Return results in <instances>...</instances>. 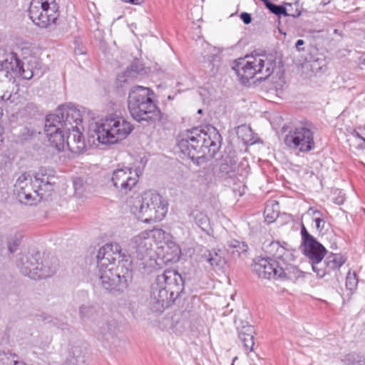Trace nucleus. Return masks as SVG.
<instances>
[{
  "label": "nucleus",
  "instance_id": "f257e3e1",
  "mask_svg": "<svg viewBox=\"0 0 365 365\" xmlns=\"http://www.w3.org/2000/svg\"><path fill=\"white\" fill-rule=\"evenodd\" d=\"M277 67V56L274 53H252L239 58L232 67L242 84H246L255 76L259 80L269 77Z\"/></svg>",
  "mask_w": 365,
  "mask_h": 365
},
{
  "label": "nucleus",
  "instance_id": "f03ea898",
  "mask_svg": "<svg viewBox=\"0 0 365 365\" xmlns=\"http://www.w3.org/2000/svg\"><path fill=\"white\" fill-rule=\"evenodd\" d=\"M131 213L143 222L162 220L168 212V202L158 193L148 190L127 201Z\"/></svg>",
  "mask_w": 365,
  "mask_h": 365
},
{
  "label": "nucleus",
  "instance_id": "7ed1b4c3",
  "mask_svg": "<svg viewBox=\"0 0 365 365\" xmlns=\"http://www.w3.org/2000/svg\"><path fill=\"white\" fill-rule=\"evenodd\" d=\"M153 91L148 87L134 86L129 92L128 107L132 118L139 122L154 123L162 113L152 99Z\"/></svg>",
  "mask_w": 365,
  "mask_h": 365
},
{
  "label": "nucleus",
  "instance_id": "20e7f679",
  "mask_svg": "<svg viewBox=\"0 0 365 365\" xmlns=\"http://www.w3.org/2000/svg\"><path fill=\"white\" fill-rule=\"evenodd\" d=\"M178 145L181 153L192 160L205 155L214 157L219 148L217 142L198 128L182 133L180 135Z\"/></svg>",
  "mask_w": 365,
  "mask_h": 365
},
{
  "label": "nucleus",
  "instance_id": "39448f33",
  "mask_svg": "<svg viewBox=\"0 0 365 365\" xmlns=\"http://www.w3.org/2000/svg\"><path fill=\"white\" fill-rule=\"evenodd\" d=\"M182 287V278L174 269H166L158 275L151 285V298L158 304V309L160 310L174 302Z\"/></svg>",
  "mask_w": 365,
  "mask_h": 365
},
{
  "label": "nucleus",
  "instance_id": "423d86ee",
  "mask_svg": "<svg viewBox=\"0 0 365 365\" xmlns=\"http://www.w3.org/2000/svg\"><path fill=\"white\" fill-rule=\"evenodd\" d=\"M133 130V125L123 118L110 116L100 123H90L88 133L92 137L96 136L101 143L114 144L125 139Z\"/></svg>",
  "mask_w": 365,
  "mask_h": 365
},
{
  "label": "nucleus",
  "instance_id": "0eeeda50",
  "mask_svg": "<svg viewBox=\"0 0 365 365\" xmlns=\"http://www.w3.org/2000/svg\"><path fill=\"white\" fill-rule=\"evenodd\" d=\"M51 179L45 178L43 171L38 173L34 179L30 175H21L14 185L19 200L27 205H34L43 198L42 191L51 190Z\"/></svg>",
  "mask_w": 365,
  "mask_h": 365
},
{
  "label": "nucleus",
  "instance_id": "6e6552de",
  "mask_svg": "<svg viewBox=\"0 0 365 365\" xmlns=\"http://www.w3.org/2000/svg\"><path fill=\"white\" fill-rule=\"evenodd\" d=\"M98 284L109 292H122L133 278L130 262H119L115 268L98 269Z\"/></svg>",
  "mask_w": 365,
  "mask_h": 365
},
{
  "label": "nucleus",
  "instance_id": "1a4fd4ad",
  "mask_svg": "<svg viewBox=\"0 0 365 365\" xmlns=\"http://www.w3.org/2000/svg\"><path fill=\"white\" fill-rule=\"evenodd\" d=\"M29 16L38 27L53 29L59 16L58 5L56 0H31Z\"/></svg>",
  "mask_w": 365,
  "mask_h": 365
},
{
  "label": "nucleus",
  "instance_id": "9d476101",
  "mask_svg": "<svg viewBox=\"0 0 365 365\" xmlns=\"http://www.w3.org/2000/svg\"><path fill=\"white\" fill-rule=\"evenodd\" d=\"M315 127L309 122H299L293 125L285 135L284 143L300 153H308L315 148Z\"/></svg>",
  "mask_w": 365,
  "mask_h": 365
},
{
  "label": "nucleus",
  "instance_id": "9b49d317",
  "mask_svg": "<svg viewBox=\"0 0 365 365\" xmlns=\"http://www.w3.org/2000/svg\"><path fill=\"white\" fill-rule=\"evenodd\" d=\"M55 261L46 258L42 259L39 253L31 255L22 261L21 272L34 279L51 277L56 270Z\"/></svg>",
  "mask_w": 365,
  "mask_h": 365
},
{
  "label": "nucleus",
  "instance_id": "f8f14e48",
  "mask_svg": "<svg viewBox=\"0 0 365 365\" xmlns=\"http://www.w3.org/2000/svg\"><path fill=\"white\" fill-rule=\"evenodd\" d=\"M59 118L61 127L67 131L80 129L79 125L84 121H89V111L83 107H76L73 105L61 106L55 114Z\"/></svg>",
  "mask_w": 365,
  "mask_h": 365
},
{
  "label": "nucleus",
  "instance_id": "ddd939ff",
  "mask_svg": "<svg viewBox=\"0 0 365 365\" xmlns=\"http://www.w3.org/2000/svg\"><path fill=\"white\" fill-rule=\"evenodd\" d=\"M61 125V124L57 115L46 116L44 132L51 145L59 151L63 150L65 145H66L65 134L68 135V131Z\"/></svg>",
  "mask_w": 365,
  "mask_h": 365
},
{
  "label": "nucleus",
  "instance_id": "4468645a",
  "mask_svg": "<svg viewBox=\"0 0 365 365\" xmlns=\"http://www.w3.org/2000/svg\"><path fill=\"white\" fill-rule=\"evenodd\" d=\"M110 181L120 195H125L136 185L138 175L130 168H120L113 172Z\"/></svg>",
  "mask_w": 365,
  "mask_h": 365
},
{
  "label": "nucleus",
  "instance_id": "2eb2a0df",
  "mask_svg": "<svg viewBox=\"0 0 365 365\" xmlns=\"http://www.w3.org/2000/svg\"><path fill=\"white\" fill-rule=\"evenodd\" d=\"M125 256L121 254L120 246L117 243H108L101 247L96 256L97 269L115 268V262H128L123 259Z\"/></svg>",
  "mask_w": 365,
  "mask_h": 365
},
{
  "label": "nucleus",
  "instance_id": "dca6fc26",
  "mask_svg": "<svg viewBox=\"0 0 365 365\" xmlns=\"http://www.w3.org/2000/svg\"><path fill=\"white\" fill-rule=\"evenodd\" d=\"M267 252L272 255V259L279 268L292 263L295 260V250L285 242L272 241L267 247Z\"/></svg>",
  "mask_w": 365,
  "mask_h": 365
},
{
  "label": "nucleus",
  "instance_id": "f3484780",
  "mask_svg": "<svg viewBox=\"0 0 365 365\" xmlns=\"http://www.w3.org/2000/svg\"><path fill=\"white\" fill-rule=\"evenodd\" d=\"M267 252L272 255V259L279 268L292 263L295 260V250L285 242L272 241L267 247Z\"/></svg>",
  "mask_w": 365,
  "mask_h": 365
},
{
  "label": "nucleus",
  "instance_id": "a211bd4d",
  "mask_svg": "<svg viewBox=\"0 0 365 365\" xmlns=\"http://www.w3.org/2000/svg\"><path fill=\"white\" fill-rule=\"evenodd\" d=\"M267 252L272 255V259L279 268L292 263L295 260V250L285 242L272 241L267 247Z\"/></svg>",
  "mask_w": 365,
  "mask_h": 365
},
{
  "label": "nucleus",
  "instance_id": "6ab92c4d",
  "mask_svg": "<svg viewBox=\"0 0 365 365\" xmlns=\"http://www.w3.org/2000/svg\"><path fill=\"white\" fill-rule=\"evenodd\" d=\"M160 230L154 231H144L133 237L131 240V247L136 253L138 259H143L150 256L153 250L154 238L158 234H161Z\"/></svg>",
  "mask_w": 365,
  "mask_h": 365
},
{
  "label": "nucleus",
  "instance_id": "aec40b11",
  "mask_svg": "<svg viewBox=\"0 0 365 365\" xmlns=\"http://www.w3.org/2000/svg\"><path fill=\"white\" fill-rule=\"evenodd\" d=\"M15 66L13 77L19 76L24 79L30 80L35 76H42L43 73L41 62L35 56L26 58L24 61L19 59Z\"/></svg>",
  "mask_w": 365,
  "mask_h": 365
},
{
  "label": "nucleus",
  "instance_id": "412c9836",
  "mask_svg": "<svg viewBox=\"0 0 365 365\" xmlns=\"http://www.w3.org/2000/svg\"><path fill=\"white\" fill-rule=\"evenodd\" d=\"M346 259L340 254L331 253L326 257L324 263L318 262L317 268L322 272V274H319V272H314L319 278H322L326 275L331 274L332 272L334 274V277L339 282L340 278L339 269L344 264Z\"/></svg>",
  "mask_w": 365,
  "mask_h": 365
},
{
  "label": "nucleus",
  "instance_id": "4be33fe9",
  "mask_svg": "<svg viewBox=\"0 0 365 365\" xmlns=\"http://www.w3.org/2000/svg\"><path fill=\"white\" fill-rule=\"evenodd\" d=\"M253 272L263 279H279V267L271 258H258L252 264Z\"/></svg>",
  "mask_w": 365,
  "mask_h": 365
},
{
  "label": "nucleus",
  "instance_id": "5701e85b",
  "mask_svg": "<svg viewBox=\"0 0 365 365\" xmlns=\"http://www.w3.org/2000/svg\"><path fill=\"white\" fill-rule=\"evenodd\" d=\"M304 255L309 259L312 270L314 272H319V274H322V270L317 268L318 262H321L324 257L327 250L319 243L316 238L314 239L312 242H305L302 244Z\"/></svg>",
  "mask_w": 365,
  "mask_h": 365
},
{
  "label": "nucleus",
  "instance_id": "b1692460",
  "mask_svg": "<svg viewBox=\"0 0 365 365\" xmlns=\"http://www.w3.org/2000/svg\"><path fill=\"white\" fill-rule=\"evenodd\" d=\"M237 329L238 331V338L243 344L245 350L248 352L253 351L255 345L254 327L249 325L247 322L241 321L240 324H237Z\"/></svg>",
  "mask_w": 365,
  "mask_h": 365
},
{
  "label": "nucleus",
  "instance_id": "393cba45",
  "mask_svg": "<svg viewBox=\"0 0 365 365\" xmlns=\"http://www.w3.org/2000/svg\"><path fill=\"white\" fill-rule=\"evenodd\" d=\"M19 59L14 52L0 47V71H5L6 76H14L15 65H17Z\"/></svg>",
  "mask_w": 365,
  "mask_h": 365
},
{
  "label": "nucleus",
  "instance_id": "a878e982",
  "mask_svg": "<svg viewBox=\"0 0 365 365\" xmlns=\"http://www.w3.org/2000/svg\"><path fill=\"white\" fill-rule=\"evenodd\" d=\"M66 146L73 153H81L85 150L86 143L81 129L68 131Z\"/></svg>",
  "mask_w": 365,
  "mask_h": 365
},
{
  "label": "nucleus",
  "instance_id": "bb28decb",
  "mask_svg": "<svg viewBox=\"0 0 365 365\" xmlns=\"http://www.w3.org/2000/svg\"><path fill=\"white\" fill-rule=\"evenodd\" d=\"M279 272V279H287L293 282H296L301 278H304L305 276V272L299 270L296 266L293 265L292 263L280 267Z\"/></svg>",
  "mask_w": 365,
  "mask_h": 365
},
{
  "label": "nucleus",
  "instance_id": "cd10ccee",
  "mask_svg": "<svg viewBox=\"0 0 365 365\" xmlns=\"http://www.w3.org/2000/svg\"><path fill=\"white\" fill-rule=\"evenodd\" d=\"M202 259L208 263L212 267L222 269L225 264V259L215 251L207 250L202 255Z\"/></svg>",
  "mask_w": 365,
  "mask_h": 365
},
{
  "label": "nucleus",
  "instance_id": "c85d7f7f",
  "mask_svg": "<svg viewBox=\"0 0 365 365\" xmlns=\"http://www.w3.org/2000/svg\"><path fill=\"white\" fill-rule=\"evenodd\" d=\"M227 251L233 255H237L239 257L246 256L248 246L243 242L237 240H232L228 243Z\"/></svg>",
  "mask_w": 365,
  "mask_h": 365
},
{
  "label": "nucleus",
  "instance_id": "c756f323",
  "mask_svg": "<svg viewBox=\"0 0 365 365\" xmlns=\"http://www.w3.org/2000/svg\"><path fill=\"white\" fill-rule=\"evenodd\" d=\"M264 6L268 9L272 14L280 16L282 15L284 16H292L293 17L299 16L300 13L298 12L297 14H290L287 12V9L284 6L277 5L270 1V0H262Z\"/></svg>",
  "mask_w": 365,
  "mask_h": 365
},
{
  "label": "nucleus",
  "instance_id": "7c9ffc66",
  "mask_svg": "<svg viewBox=\"0 0 365 365\" xmlns=\"http://www.w3.org/2000/svg\"><path fill=\"white\" fill-rule=\"evenodd\" d=\"M237 134L245 143L252 145L255 143L256 140L254 138V133L250 127L247 125L239 126L237 130Z\"/></svg>",
  "mask_w": 365,
  "mask_h": 365
},
{
  "label": "nucleus",
  "instance_id": "2f4dec72",
  "mask_svg": "<svg viewBox=\"0 0 365 365\" xmlns=\"http://www.w3.org/2000/svg\"><path fill=\"white\" fill-rule=\"evenodd\" d=\"M278 208L279 204L275 201L270 202L266 205L264 211V215L265 220L268 223L274 222V220L278 217Z\"/></svg>",
  "mask_w": 365,
  "mask_h": 365
},
{
  "label": "nucleus",
  "instance_id": "473e14b6",
  "mask_svg": "<svg viewBox=\"0 0 365 365\" xmlns=\"http://www.w3.org/2000/svg\"><path fill=\"white\" fill-rule=\"evenodd\" d=\"M117 329V323L115 320L107 321L103 323L102 326L99 328V334L108 339L109 336H113L116 331Z\"/></svg>",
  "mask_w": 365,
  "mask_h": 365
},
{
  "label": "nucleus",
  "instance_id": "72a5a7b5",
  "mask_svg": "<svg viewBox=\"0 0 365 365\" xmlns=\"http://www.w3.org/2000/svg\"><path fill=\"white\" fill-rule=\"evenodd\" d=\"M96 312V308L93 305L83 304L79 307V314L82 319H93Z\"/></svg>",
  "mask_w": 365,
  "mask_h": 365
},
{
  "label": "nucleus",
  "instance_id": "f704fd0d",
  "mask_svg": "<svg viewBox=\"0 0 365 365\" xmlns=\"http://www.w3.org/2000/svg\"><path fill=\"white\" fill-rule=\"evenodd\" d=\"M140 70V67L138 66L137 63H133L130 68H128L125 72L123 73L122 75H118V81L120 82L125 83L128 81L129 79L126 78L127 77H134Z\"/></svg>",
  "mask_w": 365,
  "mask_h": 365
},
{
  "label": "nucleus",
  "instance_id": "c9c22d12",
  "mask_svg": "<svg viewBox=\"0 0 365 365\" xmlns=\"http://www.w3.org/2000/svg\"><path fill=\"white\" fill-rule=\"evenodd\" d=\"M358 284V279L355 272L349 271L346 278V287L350 291L355 290Z\"/></svg>",
  "mask_w": 365,
  "mask_h": 365
},
{
  "label": "nucleus",
  "instance_id": "e433bc0d",
  "mask_svg": "<svg viewBox=\"0 0 365 365\" xmlns=\"http://www.w3.org/2000/svg\"><path fill=\"white\" fill-rule=\"evenodd\" d=\"M16 355H8L6 354H0V360L2 365H26L23 362H19L15 359Z\"/></svg>",
  "mask_w": 365,
  "mask_h": 365
},
{
  "label": "nucleus",
  "instance_id": "4c0bfd02",
  "mask_svg": "<svg viewBox=\"0 0 365 365\" xmlns=\"http://www.w3.org/2000/svg\"><path fill=\"white\" fill-rule=\"evenodd\" d=\"M309 210L313 211V215L315 216L314 221L316 225V228L317 231L321 232L324 229L326 224L324 220L321 217V212L319 210H313L312 208H310Z\"/></svg>",
  "mask_w": 365,
  "mask_h": 365
},
{
  "label": "nucleus",
  "instance_id": "58836bf2",
  "mask_svg": "<svg viewBox=\"0 0 365 365\" xmlns=\"http://www.w3.org/2000/svg\"><path fill=\"white\" fill-rule=\"evenodd\" d=\"M351 135L354 138L360 139L362 141V143H359L358 146L360 148H365V128L359 127L357 129L354 130Z\"/></svg>",
  "mask_w": 365,
  "mask_h": 365
},
{
  "label": "nucleus",
  "instance_id": "ea45409f",
  "mask_svg": "<svg viewBox=\"0 0 365 365\" xmlns=\"http://www.w3.org/2000/svg\"><path fill=\"white\" fill-rule=\"evenodd\" d=\"M195 222L202 230H206L209 225V219L206 215L199 214L195 217Z\"/></svg>",
  "mask_w": 365,
  "mask_h": 365
},
{
  "label": "nucleus",
  "instance_id": "a19ab883",
  "mask_svg": "<svg viewBox=\"0 0 365 365\" xmlns=\"http://www.w3.org/2000/svg\"><path fill=\"white\" fill-rule=\"evenodd\" d=\"M168 248H170L172 250L173 256L170 258H168V260L170 261H176L179 259L180 255V249L178 245L175 243L171 242L170 245H168Z\"/></svg>",
  "mask_w": 365,
  "mask_h": 365
},
{
  "label": "nucleus",
  "instance_id": "79ce46f5",
  "mask_svg": "<svg viewBox=\"0 0 365 365\" xmlns=\"http://www.w3.org/2000/svg\"><path fill=\"white\" fill-rule=\"evenodd\" d=\"M301 236L302 240V244L305 242H312L315 238L314 236L309 233L304 224H302L301 227Z\"/></svg>",
  "mask_w": 365,
  "mask_h": 365
},
{
  "label": "nucleus",
  "instance_id": "37998d69",
  "mask_svg": "<svg viewBox=\"0 0 365 365\" xmlns=\"http://www.w3.org/2000/svg\"><path fill=\"white\" fill-rule=\"evenodd\" d=\"M20 244V240L19 238L15 237L8 242V249L11 253H14L16 252L17 247Z\"/></svg>",
  "mask_w": 365,
  "mask_h": 365
},
{
  "label": "nucleus",
  "instance_id": "c03bdc74",
  "mask_svg": "<svg viewBox=\"0 0 365 365\" xmlns=\"http://www.w3.org/2000/svg\"><path fill=\"white\" fill-rule=\"evenodd\" d=\"M240 19L245 24H249L252 21V16L249 13L242 12L240 14Z\"/></svg>",
  "mask_w": 365,
  "mask_h": 365
},
{
  "label": "nucleus",
  "instance_id": "a18cd8bd",
  "mask_svg": "<svg viewBox=\"0 0 365 365\" xmlns=\"http://www.w3.org/2000/svg\"><path fill=\"white\" fill-rule=\"evenodd\" d=\"M83 185V180L80 178L73 180V187L76 190H79Z\"/></svg>",
  "mask_w": 365,
  "mask_h": 365
},
{
  "label": "nucleus",
  "instance_id": "49530a36",
  "mask_svg": "<svg viewBox=\"0 0 365 365\" xmlns=\"http://www.w3.org/2000/svg\"><path fill=\"white\" fill-rule=\"evenodd\" d=\"M304 44V41L302 39H298L295 43V47L298 51H301L304 50V48L302 47Z\"/></svg>",
  "mask_w": 365,
  "mask_h": 365
},
{
  "label": "nucleus",
  "instance_id": "de8ad7c7",
  "mask_svg": "<svg viewBox=\"0 0 365 365\" xmlns=\"http://www.w3.org/2000/svg\"><path fill=\"white\" fill-rule=\"evenodd\" d=\"M26 133V134H28L29 136H31L34 134V131H30L27 128H24V131L22 132V136L24 140L28 139V137L25 136Z\"/></svg>",
  "mask_w": 365,
  "mask_h": 365
},
{
  "label": "nucleus",
  "instance_id": "09e8293b",
  "mask_svg": "<svg viewBox=\"0 0 365 365\" xmlns=\"http://www.w3.org/2000/svg\"><path fill=\"white\" fill-rule=\"evenodd\" d=\"M31 45L29 43H25L24 46L22 48L24 53L28 54L31 52Z\"/></svg>",
  "mask_w": 365,
  "mask_h": 365
},
{
  "label": "nucleus",
  "instance_id": "8fccbe9b",
  "mask_svg": "<svg viewBox=\"0 0 365 365\" xmlns=\"http://www.w3.org/2000/svg\"><path fill=\"white\" fill-rule=\"evenodd\" d=\"M349 365H365V359L360 358L358 360L353 361Z\"/></svg>",
  "mask_w": 365,
  "mask_h": 365
},
{
  "label": "nucleus",
  "instance_id": "3c124183",
  "mask_svg": "<svg viewBox=\"0 0 365 365\" xmlns=\"http://www.w3.org/2000/svg\"><path fill=\"white\" fill-rule=\"evenodd\" d=\"M310 61H315V62H318L319 63V67L322 66V63L324 62V58L322 57H320V58H314L312 57H310V59H309Z\"/></svg>",
  "mask_w": 365,
  "mask_h": 365
},
{
  "label": "nucleus",
  "instance_id": "603ef678",
  "mask_svg": "<svg viewBox=\"0 0 365 365\" xmlns=\"http://www.w3.org/2000/svg\"><path fill=\"white\" fill-rule=\"evenodd\" d=\"M143 2V0H128V3L135 4V5H139Z\"/></svg>",
  "mask_w": 365,
  "mask_h": 365
},
{
  "label": "nucleus",
  "instance_id": "864d4df0",
  "mask_svg": "<svg viewBox=\"0 0 365 365\" xmlns=\"http://www.w3.org/2000/svg\"><path fill=\"white\" fill-rule=\"evenodd\" d=\"M343 202H344V199L342 197H339L336 200V203L339 204V205L342 204Z\"/></svg>",
  "mask_w": 365,
  "mask_h": 365
},
{
  "label": "nucleus",
  "instance_id": "5fc2aeb1",
  "mask_svg": "<svg viewBox=\"0 0 365 365\" xmlns=\"http://www.w3.org/2000/svg\"><path fill=\"white\" fill-rule=\"evenodd\" d=\"M212 61H219V56H218L213 55L212 56Z\"/></svg>",
  "mask_w": 365,
  "mask_h": 365
},
{
  "label": "nucleus",
  "instance_id": "6e6d98bb",
  "mask_svg": "<svg viewBox=\"0 0 365 365\" xmlns=\"http://www.w3.org/2000/svg\"><path fill=\"white\" fill-rule=\"evenodd\" d=\"M220 135H218L217 133L215 134V138H217L218 139V138H220Z\"/></svg>",
  "mask_w": 365,
  "mask_h": 365
},
{
  "label": "nucleus",
  "instance_id": "4d7b16f0",
  "mask_svg": "<svg viewBox=\"0 0 365 365\" xmlns=\"http://www.w3.org/2000/svg\"><path fill=\"white\" fill-rule=\"evenodd\" d=\"M202 109H199V110H197V113H202Z\"/></svg>",
  "mask_w": 365,
  "mask_h": 365
}]
</instances>
